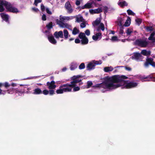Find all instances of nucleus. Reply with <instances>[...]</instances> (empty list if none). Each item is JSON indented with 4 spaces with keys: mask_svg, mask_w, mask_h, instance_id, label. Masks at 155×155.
Here are the masks:
<instances>
[{
    "mask_svg": "<svg viewBox=\"0 0 155 155\" xmlns=\"http://www.w3.org/2000/svg\"><path fill=\"white\" fill-rule=\"evenodd\" d=\"M94 3V2H88L82 7V9L88 8L92 7V5Z\"/></svg>",
    "mask_w": 155,
    "mask_h": 155,
    "instance_id": "23",
    "label": "nucleus"
},
{
    "mask_svg": "<svg viewBox=\"0 0 155 155\" xmlns=\"http://www.w3.org/2000/svg\"><path fill=\"white\" fill-rule=\"evenodd\" d=\"M75 42L76 43H79L80 42V41L78 39H76L75 40Z\"/></svg>",
    "mask_w": 155,
    "mask_h": 155,
    "instance_id": "54",
    "label": "nucleus"
},
{
    "mask_svg": "<svg viewBox=\"0 0 155 155\" xmlns=\"http://www.w3.org/2000/svg\"><path fill=\"white\" fill-rule=\"evenodd\" d=\"M74 40V38H70L69 39V41H72V40Z\"/></svg>",
    "mask_w": 155,
    "mask_h": 155,
    "instance_id": "62",
    "label": "nucleus"
},
{
    "mask_svg": "<svg viewBox=\"0 0 155 155\" xmlns=\"http://www.w3.org/2000/svg\"><path fill=\"white\" fill-rule=\"evenodd\" d=\"M79 37L81 39V41L82 44L85 45L88 43V40L84 33H81L79 35Z\"/></svg>",
    "mask_w": 155,
    "mask_h": 155,
    "instance_id": "6",
    "label": "nucleus"
},
{
    "mask_svg": "<svg viewBox=\"0 0 155 155\" xmlns=\"http://www.w3.org/2000/svg\"><path fill=\"white\" fill-rule=\"evenodd\" d=\"M82 76L80 75H74L71 78L73 80L71 82V84H66L61 85L64 91V92H71V91L72 88H73V91L74 92L78 91L80 90V87L77 86V84L79 83V85H81L83 84L81 82V78Z\"/></svg>",
    "mask_w": 155,
    "mask_h": 155,
    "instance_id": "2",
    "label": "nucleus"
},
{
    "mask_svg": "<svg viewBox=\"0 0 155 155\" xmlns=\"http://www.w3.org/2000/svg\"><path fill=\"white\" fill-rule=\"evenodd\" d=\"M119 5L121 7H123L127 5V4L125 1L120 2L118 3Z\"/></svg>",
    "mask_w": 155,
    "mask_h": 155,
    "instance_id": "33",
    "label": "nucleus"
},
{
    "mask_svg": "<svg viewBox=\"0 0 155 155\" xmlns=\"http://www.w3.org/2000/svg\"><path fill=\"white\" fill-rule=\"evenodd\" d=\"M79 30L76 28H74L72 31V34L74 35H76L79 33Z\"/></svg>",
    "mask_w": 155,
    "mask_h": 155,
    "instance_id": "34",
    "label": "nucleus"
},
{
    "mask_svg": "<svg viewBox=\"0 0 155 155\" xmlns=\"http://www.w3.org/2000/svg\"><path fill=\"white\" fill-rule=\"evenodd\" d=\"M80 4V2L79 1L77 0L76 2V4L77 5H79Z\"/></svg>",
    "mask_w": 155,
    "mask_h": 155,
    "instance_id": "56",
    "label": "nucleus"
},
{
    "mask_svg": "<svg viewBox=\"0 0 155 155\" xmlns=\"http://www.w3.org/2000/svg\"><path fill=\"white\" fill-rule=\"evenodd\" d=\"M110 39L112 41H115L119 40L118 37L117 36L112 37Z\"/></svg>",
    "mask_w": 155,
    "mask_h": 155,
    "instance_id": "36",
    "label": "nucleus"
},
{
    "mask_svg": "<svg viewBox=\"0 0 155 155\" xmlns=\"http://www.w3.org/2000/svg\"><path fill=\"white\" fill-rule=\"evenodd\" d=\"M127 77L124 76L116 75L107 77L102 83L97 85L103 92L116 89L120 86L123 88H131L136 87L138 83L134 81L124 80Z\"/></svg>",
    "mask_w": 155,
    "mask_h": 155,
    "instance_id": "1",
    "label": "nucleus"
},
{
    "mask_svg": "<svg viewBox=\"0 0 155 155\" xmlns=\"http://www.w3.org/2000/svg\"><path fill=\"white\" fill-rule=\"evenodd\" d=\"M42 19L43 21H45L46 20V16L45 15L43 14L42 17Z\"/></svg>",
    "mask_w": 155,
    "mask_h": 155,
    "instance_id": "48",
    "label": "nucleus"
},
{
    "mask_svg": "<svg viewBox=\"0 0 155 155\" xmlns=\"http://www.w3.org/2000/svg\"><path fill=\"white\" fill-rule=\"evenodd\" d=\"M132 57L133 58L138 61H141L143 58V57L141 54L140 53L137 52L134 53Z\"/></svg>",
    "mask_w": 155,
    "mask_h": 155,
    "instance_id": "8",
    "label": "nucleus"
},
{
    "mask_svg": "<svg viewBox=\"0 0 155 155\" xmlns=\"http://www.w3.org/2000/svg\"><path fill=\"white\" fill-rule=\"evenodd\" d=\"M77 64L75 62L72 63L70 65V69L71 70H74L77 68Z\"/></svg>",
    "mask_w": 155,
    "mask_h": 155,
    "instance_id": "29",
    "label": "nucleus"
},
{
    "mask_svg": "<svg viewBox=\"0 0 155 155\" xmlns=\"http://www.w3.org/2000/svg\"><path fill=\"white\" fill-rule=\"evenodd\" d=\"M136 23L138 25H139L141 22V19L139 18H137L135 20Z\"/></svg>",
    "mask_w": 155,
    "mask_h": 155,
    "instance_id": "40",
    "label": "nucleus"
},
{
    "mask_svg": "<svg viewBox=\"0 0 155 155\" xmlns=\"http://www.w3.org/2000/svg\"><path fill=\"white\" fill-rule=\"evenodd\" d=\"M124 17H119L115 21V23L120 27L122 26V25L124 23Z\"/></svg>",
    "mask_w": 155,
    "mask_h": 155,
    "instance_id": "11",
    "label": "nucleus"
},
{
    "mask_svg": "<svg viewBox=\"0 0 155 155\" xmlns=\"http://www.w3.org/2000/svg\"><path fill=\"white\" fill-rule=\"evenodd\" d=\"M0 15L3 20L7 22H8L9 16L8 15L2 13L0 14Z\"/></svg>",
    "mask_w": 155,
    "mask_h": 155,
    "instance_id": "19",
    "label": "nucleus"
},
{
    "mask_svg": "<svg viewBox=\"0 0 155 155\" xmlns=\"http://www.w3.org/2000/svg\"><path fill=\"white\" fill-rule=\"evenodd\" d=\"M127 11L128 14L129 15H135V13L130 10H128Z\"/></svg>",
    "mask_w": 155,
    "mask_h": 155,
    "instance_id": "39",
    "label": "nucleus"
},
{
    "mask_svg": "<svg viewBox=\"0 0 155 155\" xmlns=\"http://www.w3.org/2000/svg\"><path fill=\"white\" fill-rule=\"evenodd\" d=\"M64 92L61 85L59 87V89H57L56 91V92L57 94H61L63 93Z\"/></svg>",
    "mask_w": 155,
    "mask_h": 155,
    "instance_id": "31",
    "label": "nucleus"
},
{
    "mask_svg": "<svg viewBox=\"0 0 155 155\" xmlns=\"http://www.w3.org/2000/svg\"><path fill=\"white\" fill-rule=\"evenodd\" d=\"M7 91L8 94H12L13 93L12 91H10L9 90H7Z\"/></svg>",
    "mask_w": 155,
    "mask_h": 155,
    "instance_id": "60",
    "label": "nucleus"
},
{
    "mask_svg": "<svg viewBox=\"0 0 155 155\" xmlns=\"http://www.w3.org/2000/svg\"><path fill=\"white\" fill-rule=\"evenodd\" d=\"M87 88H89L92 85V83L91 81H88L87 82Z\"/></svg>",
    "mask_w": 155,
    "mask_h": 155,
    "instance_id": "42",
    "label": "nucleus"
},
{
    "mask_svg": "<svg viewBox=\"0 0 155 155\" xmlns=\"http://www.w3.org/2000/svg\"><path fill=\"white\" fill-rule=\"evenodd\" d=\"M117 32L120 37H121L123 36L124 34H125L124 31V27L123 26L120 27L118 28L117 30Z\"/></svg>",
    "mask_w": 155,
    "mask_h": 155,
    "instance_id": "20",
    "label": "nucleus"
},
{
    "mask_svg": "<svg viewBox=\"0 0 155 155\" xmlns=\"http://www.w3.org/2000/svg\"><path fill=\"white\" fill-rule=\"evenodd\" d=\"M125 69L127 71H130L131 70V68L129 67H124Z\"/></svg>",
    "mask_w": 155,
    "mask_h": 155,
    "instance_id": "55",
    "label": "nucleus"
},
{
    "mask_svg": "<svg viewBox=\"0 0 155 155\" xmlns=\"http://www.w3.org/2000/svg\"><path fill=\"white\" fill-rule=\"evenodd\" d=\"M136 39V36H134L132 38H131L130 37H129L127 39H124L121 40V41L123 42H124L126 41H134Z\"/></svg>",
    "mask_w": 155,
    "mask_h": 155,
    "instance_id": "32",
    "label": "nucleus"
},
{
    "mask_svg": "<svg viewBox=\"0 0 155 155\" xmlns=\"http://www.w3.org/2000/svg\"><path fill=\"white\" fill-rule=\"evenodd\" d=\"M74 18V16H64L60 15L59 16V20L57 19L56 20V22L60 27L61 28H66L71 30V26L70 25L63 22L67 21L72 19Z\"/></svg>",
    "mask_w": 155,
    "mask_h": 155,
    "instance_id": "3",
    "label": "nucleus"
},
{
    "mask_svg": "<svg viewBox=\"0 0 155 155\" xmlns=\"http://www.w3.org/2000/svg\"><path fill=\"white\" fill-rule=\"evenodd\" d=\"M126 32L127 35L130 36L129 37L131 38V36H134L135 35L136 33V31H133L132 28H128L126 30Z\"/></svg>",
    "mask_w": 155,
    "mask_h": 155,
    "instance_id": "12",
    "label": "nucleus"
},
{
    "mask_svg": "<svg viewBox=\"0 0 155 155\" xmlns=\"http://www.w3.org/2000/svg\"><path fill=\"white\" fill-rule=\"evenodd\" d=\"M47 85L50 89H54L56 87V85H55V82L54 81H52L51 82H47Z\"/></svg>",
    "mask_w": 155,
    "mask_h": 155,
    "instance_id": "15",
    "label": "nucleus"
},
{
    "mask_svg": "<svg viewBox=\"0 0 155 155\" xmlns=\"http://www.w3.org/2000/svg\"><path fill=\"white\" fill-rule=\"evenodd\" d=\"M26 88L28 91H30L31 89L30 88L26 87H25L22 89H21L20 91L18 90H15V92L16 93H18L19 95H21V94H24L25 92V89Z\"/></svg>",
    "mask_w": 155,
    "mask_h": 155,
    "instance_id": "16",
    "label": "nucleus"
},
{
    "mask_svg": "<svg viewBox=\"0 0 155 155\" xmlns=\"http://www.w3.org/2000/svg\"><path fill=\"white\" fill-rule=\"evenodd\" d=\"M65 7L68 13H71L73 12V10L69 2H68L66 3L65 5Z\"/></svg>",
    "mask_w": 155,
    "mask_h": 155,
    "instance_id": "10",
    "label": "nucleus"
},
{
    "mask_svg": "<svg viewBox=\"0 0 155 155\" xmlns=\"http://www.w3.org/2000/svg\"><path fill=\"white\" fill-rule=\"evenodd\" d=\"M150 64L153 67L155 66V63L153 61V59L151 58H147L146 59V61L144 64L145 66L147 67Z\"/></svg>",
    "mask_w": 155,
    "mask_h": 155,
    "instance_id": "9",
    "label": "nucleus"
},
{
    "mask_svg": "<svg viewBox=\"0 0 155 155\" xmlns=\"http://www.w3.org/2000/svg\"><path fill=\"white\" fill-rule=\"evenodd\" d=\"M85 67V66L84 63H82L79 65V68L80 69H84Z\"/></svg>",
    "mask_w": 155,
    "mask_h": 155,
    "instance_id": "41",
    "label": "nucleus"
},
{
    "mask_svg": "<svg viewBox=\"0 0 155 155\" xmlns=\"http://www.w3.org/2000/svg\"><path fill=\"white\" fill-rule=\"evenodd\" d=\"M155 35V32L153 31L152 33L148 39L149 40L151 41L153 43H155V37H154Z\"/></svg>",
    "mask_w": 155,
    "mask_h": 155,
    "instance_id": "24",
    "label": "nucleus"
},
{
    "mask_svg": "<svg viewBox=\"0 0 155 155\" xmlns=\"http://www.w3.org/2000/svg\"><path fill=\"white\" fill-rule=\"evenodd\" d=\"M54 35L56 38H63V34L62 31H56L54 34Z\"/></svg>",
    "mask_w": 155,
    "mask_h": 155,
    "instance_id": "17",
    "label": "nucleus"
},
{
    "mask_svg": "<svg viewBox=\"0 0 155 155\" xmlns=\"http://www.w3.org/2000/svg\"><path fill=\"white\" fill-rule=\"evenodd\" d=\"M32 10L35 11V12H38L39 11V10L37 8H32Z\"/></svg>",
    "mask_w": 155,
    "mask_h": 155,
    "instance_id": "53",
    "label": "nucleus"
},
{
    "mask_svg": "<svg viewBox=\"0 0 155 155\" xmlns=\"http://www.w3.org/2000/svg\"><path fill=\"white\" fill-rule=\"evenodd\" d=\"M130 21L131 19L130 18L128 17L127 18L124 23V26L126 27L129 26L130 25Z\"/></svg>",
    "mask_w": 155,
    "mask_h": 155,
    "instance_id": "30",
    "label": "nucleus"
},
{
    "mask_svg": "<svg viewBox=\"0 0 155 155\" xmlns=\"http://www.w3.org/2000/svg\"><path fill=\"white\" fill-rule=\"evenodd\" d=\"M150 51H147L145 50H142L141 53L144 55L148 56L150 55Z\"/></svg>",
    "mask_w": 155,
    "mask_h": 155,
    "instance_id": "27",
    "label": "nucleus"
},
{
    "mask_svg": "<svg viewBox=\"0 0 155 155\" xmlns=\"http://www.w3.org/2000/svg\"><path fill=\"white\" fill-rule=\"evenodd\" d=\"M4 7H5L6 9L10 12L14 13L19 12L18 9L13 6L10 3L4 0H0V12L4 11Z\"/></svg>",
    "mask_w": 155,
    "mask_h": 155,
    "instance_id": "4",
    "label": "nucleus"
},
{
    "mask_svg": "<svg viewBox=\"0 0 155 155\" xmlns=\"http://www.w3.org/2000/svg\"><path fill=\"white\" fill-rule=\"evenodd\" d=\"M135 44L142 47H146L148 44V42L144 40L138 39L136 41Z\"/></svg>",
    "mask_w": 155,
    "mask_h": 155,
    "instance_id": "7",
    "label": "nucleus"
},
{
    "mask_svg": "<svg viewBox=\"0 0 155 155\" xmlns=\"http://www.w3.org/2000/svg\"><path fill=\"white\" fill-rule=\"evenodd\" d=\"M89 12L91 14H98L102 12L101 8H99L94 9H90Z\"/></svg>",
    "mask_w": 155,
    "mask_h": 155,
    "instance_id": "18",
    "label": "nucleus"
},
{
    "mask_svg": "<svg viewBox=\"0 0 155 155\" xmlns=\"http://www.w3.org/2000/svg\"><path fill=\"white\" fill-rule=\"evenodd\" d=\"M74 18H76V21L75 22H83L84 21V19L83 18L82 16L80 15H78L76 16H74Z\"/></svg>",
    "mask_w": 155,
    "mask_h": 155,
    "instance_id": "21",
    "label": "nucleus"
},
{
    "mask_svg": "<svg viewBox=\"0 0 155 155\" xmlns=\"http://www.w3.org/2000/svg\"><path fill=\"white\" fill-rule=\"evenodd\" d=\"M103 9L104 10V12L105 13L107 12L108 8L107 7L105 6L103 7Z\"/></svg>",
    "mask_w": 155,
    "mask_h": 155,
    "instance_id": "50",
    "label": "nucleus"
},
{
    "mask_svg": "<svg viewBox=\"0 0 155 155\" xmlns=\"http://www.w3.org/2000/svg\"><path fill=\"white\" fill-rule=\"evenodd\" d=\"M41 10L42 11H43L45 10V7L43 4H41Z\"/></svg>",
    "mask_w": 155,
    "mask_h": 155,
    "instance_id": "49",
    "label": "nucleus"
},
{
    "mask_svg": "<svg viewBox=\"0 0 155 155\" xmlns=\"http://www.w3.org/2000/svg\"><path fill=\"white\" fill-rule=\"evenodd\" d=\"M85 34L87 36H89L90 35V31L88 30L87 29L85 31Z\"/></svg>",
    "mask_w": 155,
    "mask_h": 155,
    "instance_id": "47",
    "label": "nucleus"
},
{
    "mask_svg": "<svg viewBox=\"0 0 155 155\" xmlns=\"http://www.w3.org/2000/svg\"><path fill=\"white\" fill-rule=\"evenodd\" d=\"M42 94V91L39 88H37L33 90L32 94H34L38 95Z\"/></svg>",
    "mask_w": 155,
    "mask_h": 155,
    "instance_id": "22",
    "label": "nucleus"
},
{
    "mask_svg": "<svg viewBox=\"0 0 155 155\" xmlns=\"http://www.w3.org/2000/svg\"><path fill=\"white\" fill-rule=\"evenodd\" d=\"M67 68L66 67H64L62 69V71H65L67 70Z\"/></svg>",
    "mask_w": 155,
    "mask_h": 155,
    "instance_id": "58",
    "label": "nucleus"
},
{
    "mask_svg": "<svg viewBox=\"0 0 155 155\" xmlns=\"http://www.w3.org/2000/svg\"><path fill=\"white\" fill-rule=\"evenodd\" d=\"M147 31H149L152 30V28L151 27H147L146 28Z\"/></svg>",
    "mask_w": 155,
    "mask_h": 155,
    "instance_id": "52",
    "label": "nucleus"
},
{
    "mask_svg": "<svg viewBox=\"0 0 155 155\" xmlns=\"http://www.w3.org/2000/svg\"><path fill=\"white\" fill-rule=\"evenodd\" d=\"M48 39L49 41L53 44H56L57 41L54 39L53 36L51 34H50L48 36Z\"/></svg>",
    "mask_w": 155,
    "mask_h": 155,
    "instance_id": "14",
    "label": "nucleus"
},
{
    "mask_svg": "<svg viewBox=\"0 0 155 155\" xmlns=\"http://www.w3.org/2000/svg\"><path fill=\"white\" fill-rule=\"evenodd\" d=\"M11 85L12 87H15L17 86L16 84L14 83H12Z\"/></svg>",
    "mask_w": 155,
    "mask_h": 155,
    "instance_id": "59",
    "label": "nucleus"
},
{
    "mask_svg": "<svg viewBox=\"0 0 155 155\" xmlns=\"http://www.w3.org/2000/svg\"><path fill=\"white\" fill-rule=\"evenodd\" d=\"M109 39L108 38H106V39H103V40L104 41H107Z\"/></svg>",
    "mask_w": 155,
    "mask_h": 155,
    "instance_id": "64",
    "label": "nucleus"
},
{
    "mask_svg": "<svg viewBox=\"0 0 155 155\" xmlns=\"http://www.w3.org/2000/svg\"><path fill=\"white\" fill-rule=\"evenodd\" d=\"M82 22V23L80 25V26L81 28H85L86 26V22H84V21Z\"/></svg>",
    "mask_w": 155,
    "mask_h": 155,
    "instance_id": "43",
    "label": "nucleus"
},
{
    "mask_svg": "<svg viewBox=\"0 0 155 155\" xmlns=\"http://www.w3.org/2000/svg\"><path fill=\"white\" fill-rule=\"evenodd\" d=\"M4 86L5 87H8L10 86V84L6 82L4 84Z\"/></svg>",
    "mask_w": 155,
    "mask_h": 155,
    "instance_id": "46",
    "label": "nucleus"
},
{
    "mask_svg": "<svg viewBox=\"0 0 155 155\" xmlns=\"http://www.w3.org/2000/svg\"><path fill=\"white\" fill-rule=\"evenodd\" d=\"M101 19L100 18H97L92 23L93 26L95 28H97V30L99 31L100 30L104 31L105 29V27L104 24L101 23Z\"/></svg>",
    "mask_w": 155,
    "mask_h": 155,
    "instance_id": "5",
    "label": "nucleus"
},
{
    "mask_svg": "<svg viewBox=\"0 0 155 155\" xmlns=\"http://www.w3.org/2000/svg\"><path fill=\"white\" fill-rule=\"evenodd\" d=\"M49 94L50 95H52L54 94V91L52 90H50L49 91Z\"/></svg>",
    "mask_w": 155,
    "mask_h": 155,
    "instance_id": "45",
    "label": "nucleus"
},
{
    "mask_svg": "<svg viewBox=\"0 0 155 155\" xmlns=\"http://www.w3.org/2000/svg\"><path fill=\"white\" fill-rule=\"evenodd\" d=\"M63 35L65 39H67L68 38L70 37V35L66 29H64L63 31Z\"/></svg>",
    "mask_w": 155,
    "mask_h": 155,
    "instance_id": "26",
    "label": "nucleus"
},
{
    "mask_svg": "<svg viewBox=\"0 0 155 155\" xmlns=\"http://www.w3.org/2000/svg\"><path fill=\"white\" fill-rule=\"evenodd\" d=\"M95 66L92 61H91L88 64L87 66V68L88 70H91L94 68Z\"/></svg>",
    "mask_w": 155,
    "mask_h": 155,
    "instance_id": "25",
    "label": "nucleus"
},
{
    "mask_svg": "<svg viewBox=\"0 0 155 155\" xmlns=\"http://www.w3.org/2000/svg\"><path fill=\"white\" fill-rule=\"evenodd\" d=\"M109 34H111L113 35H114L115 33V31H113L110 30L109 31Z\"/></svg>",
    "mask_w": 155,
    "mask_h": 155,
    "instance_id": "57",
    "label": "nucleus"
},
{
    "mask_svg": "<svg viewBox=\"0 0 155 155\" xmlns=\"http://www.w3.org/2000/svg\"><path fill=\"white\" fill-rule=\"evenodd\" d=\"M46 10L47 13L49 14H52L51 12L49 10V9L48 8H46Z\"/></svg>",
    "mask_w": 155,
    "mask_h": 155,
    "instance_id": "51",
    "label": "nucleus"
},
{
    "mask_svg": "<svg viewBox=\"0 0 155 155\" xmlns=\"http://www.w3.org/2000/svg\"><path fill=\"white\" fill-rule=\"evenodd\" d=\"M114 69L113 68L111 67H107L104 68V70L106 72H108L112 71Z\"/></svg>",
    "mask_w": 155,
    "mask_h": 155,
    "instance_id": "28",
    "label": "nucleus"
},
{
    "mask_svg": "<svg viewBox=\"0 0 155 155\" xmlns=\"http://www.w3.org/2000/svg\"><path fill=\"white\" fill-rule=\"evenodd\" d=\"M92 39L95 41H99L102 38V35L101 33H96L92 36Z\"/></svg>",
    "mask_w": 155,
    "mask_h": 155,
    "instance_id": "13",
    "label": "nucleus"
},
{
    "mask_svg": "<svg viewBox=\"0 0 155 155\" xmlns=\"http://www.w3.org/2000/svg\"><path fill=\"white\" fill-rule=\"evenodd\" d=\"M53 24L52 22H50L46 25V27L48 29H50L52 28Z\"/></svg>",
    "mask_w": 155,
    "mask_h": 155,
    "instance_id": "37",
    "label": "nucleus"
},
{
    "mask_svg": "<svg viewBox=\"0 0 155 155\" xmlns=\"http://www.w3.org/2000/svg\"><path fill=\"white\" fill-rule=\"evenodd\" d=\"M26 93L28 94H30L31 93V92L30 91H27L26 92Z\"/></svg>",
    "mask_w": 155,
    "mask_h": 155,
    "instance_id": "61",
    "label": "nucleus"
},
{
    "mask_svg": "<svg viewBox=\"0 0 155 155\" xmlns=\"http://www.w3.org/2000/svg\"><path fill=\"white\" fill-rule=\"evenodd\" d=\"M93 62L95 66L96 65L101 64L102 63V61L101 60L99 61H93Z\"/></svg>",
    "mask_w": 155,
    "mask_h": 155,
    "instance_id": "35",
    "label": "nucleus"
},
{
    "mask_svg": "<svg viewBox=\"0 0 155 155\" xmlns=\"http://www.w3.org/2000/svg\"><path fill=\"white\" fill-rule=\"evenodd\" d=\"M49 91L46 89L42 91V93L45 95H47L49 94Z\"/></svg>",
    "mask_w": 155,
    "mask_h": 155,
    "instance_id": "38",
    "label": "nucleus"
},
{
    "mask_svg": "<svg viewBox=\"0 0 155 155\" xmlns=\"http://www.w3.org/2000/svg\"><path fill=\"white\" fill-rule=\"evenodd\" d=\"M42 1V0H35L34 2V4L35 6L37 5L38 3L41 2Z\"/></svg>",
    "mask_w": 155,
    "mask_h": 155,
    "instance_id": "44",
    "label": "nucleus"
},
{
    "mask_svg": "<svg viewBox=\"0 0 155 155\" xmlns=\"http://www.w3.org/2000/svg\"><path fill=\"white\" fill-rule=\"evenodd\" d=\"M3 86H4V84L0 83V87H1Z\"/></svg>",
    "mask_w": 155,
    "mask_h": 155,
    "instance_id": "63",
    "label": "nucleus"
}]
</instances>
